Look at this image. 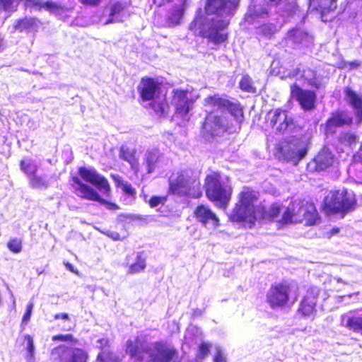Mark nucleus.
<instances>
[{"instance_id":"f257e3e1","label":"nucleus","mask_w":362,"mask_h":362,"mask_svg":"<svg viewBox=\"0 0 362 362\" xmlns=\"http://www.w3.org/2000/svg\"><path fill=\"white\" fill-rule=\"evenodd\" d=\"M238 4V0H207L206 14L197 16L189 24V30L216 45L223 42L228 37L226 30L230 16Z\"/></svg>"},{"instance_id":"f03ea898","label":"nucleus","mask_w":362,"mask_h":362,"mask_svg":"<svg viewBox=\"0 0 362 362\" xmlns=\"http://www.w3.org/2000/svg\"><path fill=\"white\" fill-rule=\"evenodd\" d=\"M281 208L275 204L271 206L268 211L258 204V192L249 188L244 189L239 194V201L233 209L230 218L234 221H247L253 223L255 221L276 220L281 225H284L278 219Z\"/></svg>"},{"instance_id":"7ed1b4c3","label":"nucleus","mask_w":362,"mask_h":362,"mask_svg":"<svg viewBox=\"0 0 362 362\" xmlns=\"http://www.w3.org/2000/svg\"><path fill=\"white\" fill-rule=\"evenodd\" d=\"M126 351L141 362H172L177 356L173 346L162 342L144 344L139 337L127 341Z\"/></svg>"},{"instance_id":"20e7f679","label":"nucleus","mask_w":362,"mask_h":362,"mask_svg":"<svg viewBox=\"0 0 362 362\" xmlns=\"http://www.w3.org/2000/svg\"><path fill=\"white\" fill-rule=\"evenodd\" d=\"M169 192L178 196L200 197L202 193L197 173L186 169L173 173L169 178Z\"/></svg>"},{"instance_id":"39448f33","label":"nucleus","mask_w":362,"mask_h":362,"mask_svg":"<svg viewBox=\"0 0 362 362\" xmlns=\"http://www.w3.org/2000/svg\"><path fill=\"white\" fill-rule=\"evenodd\" d=\"M356 206L353 192L344 189L331 192L325 199V210L327 214L347 213L354 210Z\"/></svg>"},{"instance_id":"423d86ee","label":"nucleus","mask_w":362,"mask_h":362,"mask_svg":"<svg viewBox=\"0 0 362 362\" xmlns=\"http://www.w3.org/2000/svg\"><path fill=\"white\" fill-rule=\"evenodd\" d=\"M298 297L297 288L286 282L272 285L267 293V300L272 308H281L289 302L294 303Z\"/></svg>"},{"instance_id":"0eeeda50","label":"nucleus","mask_w":362,"mask_h":362,"mask_svg":"<svg viewBox=\"0 0 362 362\" xmlns=\"http://www.w3.org/2000/svg\"><path fill=\"white\" fill-rule=\"evenodd\" d=\"M297 209V213H293L294 216L293 218L296 222L305 221L306 225H314L317 219V212L315 206L313 203L303 202H294L290 204L284 211L282 223H290L291 218L289 214L291 210L295 211Z\"/></svg>"},{"instance_id":"6e6552de","label":"nucleus","mask_w":362,"mask_h":362,"mask_svg":"<svg viewBox=\"0 0 362 362\" xmlns=\"http://www.w3.org/2000/svg\"><path fill=\"white\" fill-rule=\"evenodd\" d=\"M206 194L211 201H217L223 206L230 199V187L221 180L217 173H212L205 179Z\"/></svg>"},{"instance_id":"1a4fd4ad","label":"nucleus","mask_w":362,"mask_h":362,"mask_svg":"<svg viewBox=\"0 0 362 362\" xmlns=\"http://www.w3.org/2000/svg\"><path fill=\"white\" fill-rule=\"evenodd\" d=\"M204 105L211 106L213 108L227 110L234 117L235 125L234 129L240 128V124L243 120V112L240 105L230 102L228 100L218 95L209 96L204 99Z\"/></svg>"},{"instance_id":"9d476101","label":"nucleus","mask_w":362,"mask_h":362,"mask_svg":"<svg viewBox=\"0 0 362 362\" xmlns=\"http://www.w3.org/2000/svg\"><path fill=\"white\" fill-rule=\"evenodd\" d=\"M88 354L82 349L61 345L52 349V362H86Z\"/></svg>"},{"instance_id":"9b49d317","label":"nucleus","mask_w":362,"mask_h":362,"mask_svg":"<svg viewBox=\"0 0 362 362\" xmlns=\"http://www.w3.org/2000/svg\"><path fill=\"white\" fill-rule=\"evenodd\" d=\"M172 93L171 104L175 107L176 114L182 117L187 115L194 103L199 98L198 95L192 94L189 89H174Z\"/></svg>"},{"instance_id":"f8f14e48","label":"nucleus","mask_w":362,"mask_h":362,"mask_svg":"<svg viewBox=\"0 0 362 362\" xmlns=\"http://www.w3.org/2000/svg\"><path fill=\"white\" fill-rule=\"evenodd\" d=\"M73 188L74 193L83 199L91 201H97L101 204L105 205L106 208L110 210H117L118 206L112 202H107L100 197L99 194L90 186L84 184L78 177H73Z\"/></svg>"},{"instance_id":"ddd939ff","label":"nucleus","mask_w":362,"mask_h":362,"mask_svg":"<svg viewBox=\"0 0 362 362\" xmlns=\"http://www.w3.org/2000/svg\"><path fill=\"white\" fill-rule=\"evenodd\" d=\"M78 175L81 179L95 186L104 195L109 197L110 195V186L107 180L95 169L90 167H80Z\"/></svg>"},{"instance_id":"4468645a","label":"nucleus","mask_w":362,"mask_h":362,"mask_svg":"<svg viewBox=\"0 0 362 362\" xmlns=\"http://www.w3.org/2000/svg\"><path fill=\"white\" fill-rule=\"evenodd\" d=\"M282 153L286 160L296 165L307 153L306 143L294 139L282 148Z\"/></svg>"},{"instance_id":"2eb2a0df","label":"nucleus","mask_w":362,"mask_h":362,"mask_svg":"<svg viewBox=\"0 0 362 362\" xmlns=\"http://www.w3.org/2000/svg\"><path fill=\"white\" fill-rule=\"evenodd\" d=\"M318 295L319 290L316 287H312L308 290L298 308V313L303 317L312 319L314 317Z\"/></svg>"},{"instance_id":"dca6fc26","label":"nucleus","mask_w":362,"mask_h":362,"mask_svg":"<svg viewBox=\"0 0 362 362\" xmlns=\"http://www.w3.org/2000/svg\"><path fill=\"white\" fill-rule=\"evenodd\" d=\"M291 95L296 99L302 108L310 110L315 107L316 95L313 91L303 90L296 83L291 86Z\"/></svg>"},{"instance_id":"f3484780","label":"nucleus","mask_w":362,"mask_h":362,"mask_svg":"<svg viewBox=\"0 0 362 362\" xmlns=\"http://www.w3.org/2000/svg\"><path fill=\"white\" fill-rule=\"evenodd\" d=\"M194 216L197 221L208 229H216L219 226V219L216 214L205 205L198 206Z\"/></svg>"},{"instance_id":"a211bd4d","label":"nucleus","mask_w":362,"mask_h":362,"mask_svg":"<svg viewBox=\"0 0 362 362\" xmlns=\"http://www.w3.org/2000/svg\"><path fill=\"white\" fill-rule=\"evenodd\" d=\"M203 129L211 135H218L228 130L229 126L225 119L210 113L205 119Z\"/></svg>"},{"instance_id":"6ab92c4d","label":"nucleus","mask_w":362,"mask_h":362,"mask_svg":"<svg viewBox=\"0 0 362 362\" xmlns=\"http://www.w3.org/2000/svg\"><path fill=\"white\" fill-rule=\"evenodd\" d=\"M159 90V83L150 78H142L138 86V91L143 100H153Z\"/></svg>"},{"instance_id":"aec40b11","label":"nucleus","mask_w":362,"mask_h":362,"mask_svg":"<svg viewBox=\"0 0 362 362\" xmlns=\"http://www.w3.org/2000/svg\"><path fill=\"white\" fill-rule=\"evenodd\" d=\"M129 4L127 2L117 1L110 8L109 18L105 24L123 22L129 16Z\"/></svg>"},{"instance_id":"412c9836","label":"nucleus","mask_w":362,"mask_h":362,"mask_svg":"<svg viewBox=\"0 0 362 362\" xmlns=\"http://www.w3.org/2000/svg\"><path fill=\"white\" fill-rule=\"evenodd\" d=\"M163 159V155L158 149L153 148L147 151L143 159V165L146 173L151 174L156 168L161 167Z\"/></svg>"},{"instance_id":"4be33fe9","label":"nucleus","mask_w":362,"mask_h":362,"mask_svg":"<svg viewBox=\"0 0 362 362\" xmlns=\"http://www.w3.org/2000/svg\"><path fill=\"white\" fill-rule=\"evenodd\" d=\"M273 127L279 132H284L293 126V119L288 117L286 112L281 110H276L271 119Z\"/></svg>"},{"instance_id":"5701e85b","label":"nucleus","mask_w":362,"mask_h":362,"mask_svg":"<svg viewBox=\"0 0 362 362\" xmlns=\"http://www.w3.org/2000/svg\"><path fill=\"white\" fill-rule=\"evenodd\" d=\"M351 117L346 113L340 112L332 115L326 123L325 131L327 134H334L337 127H342L345 124H349L351 122Z\"/></svg>"},{"instance_id":"b1692460","label":"nucleus","mask_w":362,"mask_h":362,"mask_svg":"<svg viewBox=\"0 0 362 362\" xmlns=\"http://www.w3.org/2000/svg\"><path fill=\"white\" fill-rule=\"evenodd\" d=\"M310 6L321 13L322 20L327 21V14L337 8V0H310Z\"/></svg>"},{"instance_id":"393cba45","label":"nucleus","mask_w":362,"mask_h":362,"mask_svg":"<svg viewBox=\"0 0 362 362\" xmlns=\"http://www.w3.org/2000/svg\"><path fill=\"white\" fill-rule=\"evenodd\" d=\"M341 324L354 332L362 335V314L350 313L341 317Z\"/></svg>"},{"instance_id":"a878e982","label":"nucleus","mask_w":362,"mask_h":362,"mask_svg":"<svg viewBox=\"0 0 362 362\" xmlns=\"http://www.w3.org/2000/svg\"><path fill=\"white\" fill-rule=\"evenodd\" d=\"M119 158L128 162L132 170L135 174H138L139 171V163L136 158V150L131 148L126 145H122L119 149Z\"/></svg>"},{"instance_id":"bb28decb","label":"nucleus","mask_w":362,"mask_h":362,"mask_svg":"<svg viewBox=\"0 0 362 362\" xmlns=\"http://www.w3.org/2000/svg\"><path fill=\"white\" fill-rule=\"evenodd\" d=\"M346 100L353 106L356 115L359 122L362 120V96L357 94L349 88L344 90Z\"/></svg>"},{"instance_id":"cd10ccee","label":"nucleus","mask_w":362,"mask_h":362,"mask_svg":"<svg viewBox=\"0 0 362 362\" xmlns=\"http://www.w3.org/2000/svg\"><path fill=\"white\" fill-rule=\"evenodd\" d=\"M333 158L332 153L328 149H322L314 159L316 170H322L328 168L332 164Z\"/></svg>"},{"instance_id":"c85d7f7f","label":"nucleus","mask_w":362,"mask_h":362,"mask_svg":"<svg viewBox=\"0 0 362 362\" xmlns=\"http://www.w3.org/2000/svg\"><path fill=\"white\" fill-rule=\"evenodd\" d=\"M13 28L19 32L35 31L37 28V21L34 18H20L13 23Z\"/></svg>"},{"instance_id":"c756f323","label":"nucleus","mask_w":362,"mask_h":362,"mask_svg":"<svg viewBox=\"0 0 362 362\" xmlns=\"http://www.w3.org/2000/svg\"><path fill=\"white\" fill-rule=\"evenodd\" d=\"M23 338V345L28 352L26 360L28 362H35V346L33 339L29 334L24 335Z\"/></svg>"},{"instance_id":"7c9ffc66","label":"nucleus","mask_w":362,"mask_h":362,"mask_svg":"<svg viewBox=\"0 0 362 362\" xmlns=\"http://www.w3.org/2000/svg\"><path fill=\"white\" fill-rule=\"evenodd\" d=\"M30 185L33 188L36 189H46L48 187L49 183V180L47 178V176H39L37 175H33L30 177Z\"/></svg>"},{"instance_id":"2f4dec72","label":"nucleus","mask_w":362,"mask_h":362,"mask_svg":"<svg viewBox=\"0 0 362 362\" xmlns=\"http://www.w3.org/2000/svg\"><path fill=\"white\" fill-rule=\"evenodd\" d=\"M21 170L23 171L28 177L29 179L37 170V165L31 160L26 159L22 160L20 163Z\"/></svg>"},{"instance_id":"473e14b6","label":"nucleus","mask_w":362,"mask_h":362,"mask_svg":"<svg viewBox=\"0 0 362 362\" xmlns=\"http://www.w3.org/2000/svg\"><path fill=\"white\" fill-rule=\"evenodd\" d=\"M146 267L145 258L142 257L141 253H139L136 257V262L131 264L129 267L128 274H134L143 271Z\"/></svg>"},{"instance_id":"72a5a7b5","label":"nucleus","mask_w":362,"mask_h":362,"mask_svg":"<svg viewBox=\"0 0 362 362\" xmlns=\"http://www.w3.org/2000/svg\"><path fill=\"white\" fill-rule=\"evenodd\" d=\"M278 30L279 28L276 25L269 23L259 27L257 29V33L265 37H271Z\"/></svg>"},{"instance_id":"f704fd0d","label":"nucleus","mask_w":362,"mask_h":362,"mask_svg":"<svg viewBox=\"0 0 362 362\" xmlns=\"http://www.w3.org/2000/svg\"><path fill=\"white\" fill-rule=\"evenodd\" d=\"M304 78L308 85L318 88L320 83L316 81V74L311 69H308L303 71V74L301 76Z\"/></svg>"},{"instance_id":"c9c22d12","label":"nucleus","mask_w":362,"mask_h":362,"mask_svg":"<svg viewBox=\"0 0 362 362\" xmlns=\"http://www.w3.org/2000/svg\"><path fill=\"white\" fill-rule=\"evenodd\" d=\"M19 0H0V6L5 11L11 13L16 10Z\"/></svg>"},{"instance_id":"e433bc0d","label":"nucleus","mask_w":362,"mask_h":362,"mask_svg":"<svg viewBox=\"0 0 362 362\" xmlns=\"http://www.w3.org/2000/svg\"><path fill=\"white\" fill-rule=\"evenodd\" d=\"M96 362H117V359L112 353L105 349L98 355Z\"/></svg>"},{"instance_id":"4c0bfd02","label":"nucleus","mask_w":362,"mask_h":362,"mask_svg":"<svg viewBox=\"0 0 362 362\" xmlns=\"http://www.w3.org/2000/svg\"><path fill=\"white\" fill-rule=\"evenodd\" d=\"M240 87L242 90L253 93L255 88L252 84V80L248 76H244L240 81Z\"/></svg>"},{"instance_id":"58836bf2","label":"nucleus","mask_w":362,"mask_h":362,"mask_svg":"<svg viewBox=\"0 0 362 362\" xmlns=\"http://www.w3.org/2000/svg\"><path fill=\"white\" fill-rule=\"evenodd\" d=\"M7 246L11 252L18 253L22 250V241L18 238H13L9 240Z\"/></svg>"},{"instance_id":"ea45409f","label":"nucleus","mask_w":362,"mask_h":362,"mask_svg":"<svg viewBox=\"0 0 362 362\" xmlns=\"http://www.w3.org/2000/svg\"><path fill=\"white\" fill-rule=\"evenodd\" d=\"M211 346V344L209 343H202L198 350L197 357L199 358H204L206 357L209 354Z\"/></svg>"},{"instance_id":"a19ab883","label":"nucleus","mask_w":362,"mask_h":362,"mask_svg":"<svg viewBox=\"0 0 362 362\" xmlns=\"http://www.w3.org/2000/svg\"><path fill=\"white\" fill-rule=\"evenodd\" d=\"M115 180L118 182V183L122 187V189L128 194L133 195L135 194V189L132 187V185L127 182H121L119 180V176H114Z\"/></svg>"},{"instance_id":"79ce46f5","label":"nucleus","mask_w":362,"mask_h":362,"mask_svg":"<svg viewBox=\"0 0 362 362\" xmlns=\"http://www.w3.org/2000/svg\"><path fill=\"white\" fill-rule=\"evenodd\" d=\"M34 307V303L33 300H30L28 304L27 305L26 308V312L24 314L23 319H22V324H27L28 322L30 320L32 311Z\"/></svg>"},{"instance_id":"37998d69","label":"nucleus","mask_w":362,"mask_h":362,"mask_svg":"<svg viewBox=\"0 0 362 362\" xmlns=\"http://www.w3.org/2000/svg\"><path fill=\"white\" fill-rule=\"evenodd\" d=\"M166 202V197H157L154 196L151 198L149 200V205L151 207H156L158 206L159 204L163 205L165 202Z\"/></svg>"},{"instance_id":"c03bdc74","label":"nucleus","mask_w":362,"mask_h":362,"mask_svg":"<svg viewBox=\"0 0 362 362\" xmlns=\"http://www.w3.org/2000/svg\"><path fill=\"white\" fill-rule=\"evenodd\" d=\"M214 362H227L225 354L218 346L216 347V354L214 356Z\"/></svg>"},{"instance_id":"a18cd8bd","label":"nucleus","mask_w":362,"mask_h":362,"mask_svg":"<svg viewBox=\"0 0 362 362\" xmlns=\"http://www.w3.org/2000/svg\"><path fill=\"white\" fill-rule=\"evenodd\" d=\"M52 341H70L72 342L74 341V337L72 334H57L54 335L52 337Z\"/></svg>"},{"instance_id":"49530a36","label":"nucleus","mask_w":362,"mask_h":362,"mask_svg":"<svg viewBox=\"0 0 362 362\" xmlns=\"http://www.w3.org/2000/svg\"><path fill=\"white\" fill-rule=\"evenodd\" d=\"M152 108L160 115L165 114V105L163 103H153Z\"/></svg>"},{"instance_id":"de8ad7c7","label":"nucleus","mask_w":362,"mask_h":362,"mask_svg":"<svg viewBox=\"0 0 362 362\" xmlns=\"http://www.w3.org/2000/svg\"><path fill=\"white\" fill-rule=\"evenodd\" d=\"M342 141L351 145L356 142V136L354 134L346 133L342 137Z\"/></svg>"},{"instance_id":"09e8293b","label":"nucleus","mask_w":362,"mask_h":362,"mask_svg":"<svg viewBox=\"0 0 362 362\" xmlns=\"http://www.w3.org/2000/svg\"><path fill=\"white\" fill-rule=\"evenodd\" d=\"M259 8H255L252 15L255 16L256 17H262L263 15L267 14V10L266 8H261V11H259ZM250 12L252 11H250ZM250 15H252V13H250Z\"/></svg>"},{"instance_id":"8fccbe9b","label":"nucleus","mask_w":362,"mask_h":362,"mask_svg":"<svg viewBox=\"0 0 362 362\" xmlns=\"http://www.w3.org/2000/svg\"><path fill=\"white\" fill-rule=\"evenodd\" d=\"M106 235L114 240H120V235L117 232L109 231L106 233Z\"/></svg>"},{"instance_id":"3c124183","label":"nucleus","mask_w":362,"mask_h":362,"mask_svg":"<svg viewBox=\"0 0 362 362\" xmlns=\"http://www.w3.org/2000/svg\"><path fill=\"white\" fill-rule=\"evenodd\" d=\"M83 4H86L92 6L98 5L100 0H81Z\"/></svg>"},{"instance_id":"603ef678","label":"nucleus","mask_w":362,"mask_h":362,"mask_svg":"<svg viewBox=\"0 0 362 362\" xmlns=\"http://www.w3.org/2000/svg\"><path fill=\"white\" fill-rule=\"evenodd\" d=\"M62 319V320H69V315L66 313H58L54 315V319Z\"/></svg>"},{"instance_id":"864d4df0","label":"nucleus","mask_w":362,"mask_h":362,"mask_svg":"<svg viewBox=\"0 0 362 362\" xmlns=\"http://www.w3.org/2000/svg\"><path fill=\"white\" fill-rule=\"evenodd\" d=\"M264 1L270 6H276L280 4L282 0H264Z\"/></svg>"},{"instance_id":"5fc2aeb1","label":"nucleus","mask_w":362,"mask_h":362,"mask_svg":"<svg viewBox=\"0 0 362 362\" xmlns=\"http://www.w3.org/2000/svg\"><path fill=\"white\" fill-rule=\"evenodd\" d=\"M46 6H47V8H55L57 7V4H55V3H53V2H47L46 4Z\"/></svg>"},{"instance_id":"6e6d98bb","label":"nucleus","mask_w":362,"mask_h":362,"mask_svg":"<svg viewBox=\"0 0 362 362\" xmlns=\"http://www.w3.org/2000/svg\"><path fill=\"white\" fill-rule=\"evenodd\" d=\"M293 213H297V209H296V210H295V211L291 210V214H289V216H290V218H291V222H290V223H291L296 222V221H294V219L293 218V217L294 216Z\"/></svg>"},{"instance_id":"4d7b16f0","label":"nucleus","mask_w":362,"mask_h":362,"mask_svg":"<svg viewBox=\"0 0 362 362\" xmlns=\"http://www.w3.org/2000/svg\"><path fill=\"white\" fill-rule=\"evenodd\" d=\"M351 67H357L359 66V63L358 62H353L350 63Z\"/></svg>"},{"instance_id":"13d9d810","label":"nucleus","mask_w":362,"mask_h":362,"mask_svg":"<svg viewBox=\"0 0 362 362\" xmlns=\"http://www.w3.org/2000/svg\"><path fill=\"white\" fill-rule=\"evenodd\" d=\"M66 267L71 272H74L73 267L70 263H66Z\"/></svg>"},{"instance_id":"bf43d9fd","label":"nucleus","mask_w":362,"mask_h":362,"mask_svg":"<svg viewBox=\"0 0 362 362\" xmlns=\"http://www.w3.org/2000/svg\"><path fill=\"white\" fill-rule=\"evenodd\" d=\"M103 341H105V343H107V340H105V339L99 340L98 342L102 343Z\"/></svg>"},{"instance_id":"052dcab7","label":"nucleus","mask_w":362,"mask_h":362,"mask_svg":"<svg viewBox=\"0 0 362 362\" xmlns=\"http://www.w3.org/2000/svg\"><path fill=\"white\" fill-rule=\"evenodd\" d=\"M2 46V38L0 37V47Z\"/></svg>"},{"instance_id":"680f3d73","label":"nucleus","mask_w":362,"mask_h":362,"mask_svg":"<svg viewBox=\"0 0 362 362\" xmlns=\"http://www.w3.org/2000/svg\"><path fill=\"white\" fill-rule=\"evenodd\" d=\"M337 281L338 282H341V281H342V280H341L340 278H337Z\"/></svg>"},{"instance_id":"e2e57ef3","label":"nucleus","mask_w":362,"mask_h":362,"mask_svg":"<svg viewBox=\"0 0 362 362\" xmlns=\"http://www.w3.org/2000/svg\"><path fill=\"white\" fill-rule=\"evenodd\" d=\"M334 233H337L338 231V229H333Z\"/></svg>"}]
</instances>
